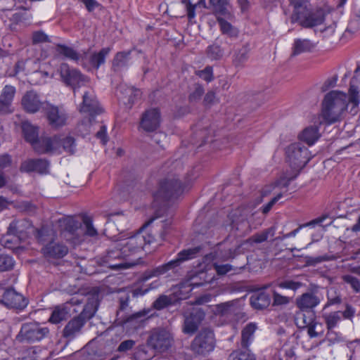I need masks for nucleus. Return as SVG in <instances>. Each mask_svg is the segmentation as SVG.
Instances as JSON below:
<instances>
[{
	"instance_id": "f3484780",
	"label": "nucleus",
	"mask_w": 360,
	"mask_h": 360,
	"mask_svg": "<svg viewBox=\"0 0 360 360\" xmlns=\"http://www.w3.org/2000/svg\"><path fill=\"white\" fill-rule=\"evenodd\" d=\"M130 296L128 294H124L119 297V310L117 312V316L121 319L120 323H124L138 320L146 316V312L140 311L136 313L131 314V308L129 307V301Z\"/></svg>"
},
{
	"instance_id": "5fc2aeb1",
	"label": "nucleus",
	"mask_w": 360,
	"mask_h": 360,
	"mask_svg": "<svg viewBox=\"0 0 360 360\" xmlns=\"http://www.w3.org/2000/svg\"><path fill=\"white\" fill-rule=\"evenodd\" d=\"M323 219L322 218H317V219H315L308 223H306V224H303L302 225H300L297 229L290 231V233L284 235L282 237H277L275 238V240H283L285 238H290V237H294L296 236V234L299 232V231L302 229L303 227H307V226H314L315 224H320L323 221Z\"/></svg>"
},
{
	"instance_id": "7ed1b4c3",
	"label": "nucleus",
	"mask_w": 360,
	"mask_h": 360,
	"mask_svg": "<svg viewBox=\"0 0 360 360\" xmlns=\"http://www.w3.org/2000/svg\"><path fill=\"white\" fill-rule=\"evenodd\" d=\"M184 191V186L179 178L174 174H168L160 180L158 190L153 193L154 207L165 206L167 202L177 199Z\"/></svg>"
},
{
	"instance_id": "bf43d9fd",
	"label": "nucleus",
	"mask_w": 360,
	"mask_h": 360,
	"mask_svg": "<svg viewBox=\"0 0 360 360\" xmlns=\"http://www.w3.org/2000/svg\"><path fill=\"white\" fill-rule=\"evenodd\" d=\"M15 94V89L11 85H6L1 94L0 98L11 105Z\"/></svg>"
},
{
	"instance_id": "de8ad7c7",
	"label": "nucleus",
	"mask_w": 360,
	"mask_h": 360,
	"mask_svg": "<svg viewBox=\"0 0 360 360\" xmlns=\"http://www.w3.org/2000/svg\"><path fill=\"white\" fill-rule=\"evenodd\" d=\"M249 57L248 50L245 47H242L237 51L233 58V64L235 67H243Z\"/></svg>"
},
{
	"instance_id": "bb28decb",
	"label": "nucleus",
	"mask_w": 360,
	"mask_h": 360,
	"mask_svg": "<svg viewBox=\"0 0 360 360\" xmlns=\"http://www.w3.org/2000/svg\"><path fill=\"white\" fill-rule=\"evenodd\" d=\"M57 139L53 137H39L31 145L36 153L39 154H46L50 152L55 151V144L57 143Z\"/></svg>"
},
{
	"instance_id": "473e14b6",
	"label": "nucleus",
	"mask_w": 360,
	"mask_h": 360,
	"mask_svg": "<svg viewBox=\"0 0 360 360\" xmlns=\"http://www.w3.org/2000/svg\"><path fill=\"white\" fill-rule=\"evenodd\" d=\"M70 316V309L68 303L62 305L56 306L49 319V321L51 323L57 324L63 321L67 320Z\"/></svg>"
},
{
	"instance_id": "4468645a",
	"label": "nucleus",
	"mask_w": 360,
	"mask_h": 360,
	"mask_svg": "<svg viewBox=\"0 0 360 360\" xmlns=\"http://www.w3.org/2000/svg\"><path fill=\"white\" fill-rule=\"evenodd\" d=\"M184 317L182 332L191 336L198 331L205 319V314L201 309H194L189 314H184Z\"/></svg>"
},
{
	"instance_id": "37998d69",
	"label": "nucleus",
	"mask_w": 360,
	"mask_h": 360,
	"mask_svg": "<svg viewBox=\"0 0 360 360\" xmlns=\"http://www.w3.org/2000/svg\"><path fill=\"white\" fill-rule=\"evenodd\" d=\"M275 233L274 227H270L259 233H256L248 238V242L250 244L261 243L266 241L269 236H274Z\"/></svg>"
},
{
	"instance_id": "052dcab7",
	"label": "nucleus",
	"mask_w": 360,
	"mask_h": 360,
	"mask_svg": "<svg viewBox=\"0 0 360 360\" xmlns=\"http://www.w3.org/2000/svg\"><path fill=\"white\" fill-rule=\"evenodd\" d=\"M153 355L148 354V352L145 346L139 347L136 352L134 353V358L135 360H150Z\"/></svg>"
},
{
	"instance_id": "9b49d317",
	"label": "nucleus",
	"mask_w": 360,
	"mask_h": 360,
	"mask_svg": "<svg viewBox=\"0 0 360 360\" xmlns=\"http://www.w3.org/2000/svg\"><path fill=\"white\" fill-rule=\"evenodd\" d=\"M58 72L63 82L66 86L72 87L74 94H76L78 89L89 82L87 77L82 75L79 70L70 68L67 63L60 64Z\"/></svg>"
},
{
	"instance_id": "5701e85b",
	"label": "nucleus",
	"mask_w": 360,
	"mask_h": 360,
	"mask_svg": "<svg viewBox=\"0 0 360 360\" xmlns=\"http://www.w3.org/2000/svg\"><path fill=\"white\" fill-rule=\"evenodd\" d=\"M118 89L122 95V99L126 105H129V108H131L132 105L141 97L142 93L141 90L135 88L134 86L121 84L119 86Z\"/></svg>"
},
{
	"instance_id": "f03ea898",
	"label": "nucleus",
	"mask_w": 360,
	"mask_h": 360,
	"mask_svg": "<svg viewBox=\"0 0 360 360\" xmlns=\"http://www.w3.org/2000/svg\"><path fill=\"white\" fill-rule=\"evenodd\" d=\"M349 103L347 94L340 91H331L323 101L321 117L327 124H332L342 120V114Z\"/></svg>"
},
{
	"instance_id": "4be33fe9",
	"label": "nucleus",
	"mask_w": 360,
	"mask_h": 360,
	"mask_svg": "<svg viewBox=\"0 0 360 360\" xmlns=\"http://www.w3.org/2000/svg\"><path fill=\"white\" fill-rule=\"evenodd\" d=\"M21 105L23 109L29 113H35L41 108L44 109V103L42 102L37 93L33 90L27 91L22 96Z\"/></svg>"
},
{
	"instance_id": "7c9ffc66",
	"label": "nucleus",
	"mask_w": 360,
	"mask_h": 360,
	"mask_svg": "<svg viewBox=\"0 0 360 360\" xmlns=\"http://www.w3.org/2000/svg\"><path fill=\"white\" fill-rule=\"evenodd\" d=\"M251 306L256 309H264L267 308L271 303L270 295L264 292H255L250 298Z\"/></svg>"
},
{
	"instance_id": "2eb2a0df",
	"label": "nucleus",
	"mask_w": 360,
	"mask_h": 360,
	"mask_svg": "<svg viewBox=\"0 0 360 360\" xmlns=\"http://www.w3.org/2000/svg\"><path fill=\"white\" fill-rule=\"evenodd\" d=\"M46 117L53 129H59L66 124L68 115L62 107L46 104L44 107Z\"/></svg>"
},
{
	"instance_id": "0e129e2a",
	"label": "nucleus",
	"mask_w": 360,
	"mask_h": 360,
	"mask_svg": "<svg viewBox=\"0 0 360 360\" xmlns=\"http://www.w3.org/2000/svg\"><path fill=\"white\" fill-rule=\"evenodd\" d=\"M12 162V157L9 154H0V171L11 167Z\"/></svg>"
},
{
	"instance_id": "680f3d73",
	"label": "nucleus",
	"mask_w": 360,
	"mask_h": 360,
	"mask_svg": "<svg viewBox=\"0 0 360 360\" xmlns=\"http://www.w3.org/2000/svg\"><path fill=\"white\" fill-rule=\"evenodd\" d=\"M196 75L206 81L210 82L214 79L213 69L212 66H206L202 70L196 72Z\"/></svg>"
},
{
	"instance_id": "cd10ccee",
	"label": "nucleus",
	"mask_w": 360,
	"mask_h": 360,
	"mask_svg": "<svg viewBox=\"0 0 360 360\" xmlns=\"http://www.w3.org/2000/svg\"><path fill=\"white\" fill-rule=\"evenodd\" d=\"M54 139H57L55 144V151L60 152L62 148L65 153L72 155L75 152L76 144L75 140L72 136L64 135H56Z\"/></svg>"
},
{
	"instance_id": "ea45409f",
	"label": "nucleus",
	"mask_w": 360,
	"mask_h": 360,
	"mask_svg": "<svg viewBox=\"0 0 360 360\" xmlns=\"http://www.w3.org/2000/svg\"><path fill=\"white\" fill-rule=\"evenodd\" d=\"M59 226L62 230L73 234L80 226L81 223L73 217L68 216L58 220Z\"/></svg>"
},
{
	"instance_id": "423d86ee",
	"label": "nucleus",
	"mask_w": 360,
	"mask_h": 360,
	"mask_svg": "<svg viewBox=\"0 0 360 360\" xmlns=\"http://www.w3.org/2000/svg\"><path fill=\"white\" fill-rule=\"evenodd\" d=\"M204 254V245H202L182 250L177 254L174 259L154 269L152 271L151 276H158L162 275L168 271L179 266L183 262L202 256Z\"/></svg>"
},
{
	"instance_id": "ddd939ff",
	"label": "nucleus",
	"mask_w": 360,
	"mask_h": 360,
	"mask_svg": "<svg viewBox=\"0 0 360 360\" xmlns=\"http://www.w3.org/2000/svg\"><path fill=\"white\" fill-rule=\"evenodd\" d=\"M356 314V309L350 304H345V309L343 311H334L329 313H325L322 318L328 330V335L333 333L335 328L342 321V317L349 321H352Z\"/></svg>"
},
{
	"instance_id": "4c0bfd02",
	"label": "nucleus",
	"mask_w": 360,
	"mask_h": 360,
	"mask_svg": "<svg viewBox=\"0 0 360 360\" xmlns=\"http://www.w3.org/2000/svg\"><path fill=\"white\" fill-rule=\"evenodd\" d=\"M21 129L25 141L31 144L39 137L38 127L27 120L22 122Z\"/></svg>"
},
{
	"instance_id": "a211bd4d",
	"label": "nucleus",
	"mask_w": 360,
	"mask_h": 360,
	"mask_svg": "<svg viewBox=\"0 0 360 360\" xmlns=\"http://www.w3.org/2000/svg\"><path fill=\"white\" fill-rule=\"evenodd\" d=\"M123 259L125 258L117 243L113 248L108 250L106 254L101 258L103 265L112 269L127 268V263L122 262Z\"/></svg>"
},
{
	"instance_id": "a878e982",
	"label": "nucleus",
	"mask_w": 360,
	"mask_h": 360,
	"mask_svg": "<svg viewBox=\"0 0 360 360\" xmlns=\"http://www.w3.org/2000/svg\"><path fill=\"white\" fill-rule=\"evenodd\" d=\"M80 111L89 113H98L99 108L94 92L92 90L84 91L82 96V103Z\"/></svg>"
},
{
	"instance_id": "3c124183",
	"label": "nucleus",
	"mask_w": 360,
	"mask_h": 360,
	"mask_svg": "<svg viewBox=\"0 0 360 360\" xmlns=\"http://www.w3.org/2000/svg\"><path fill=\"white\" fill-rule=\"evenodd\" d=\"M206 54L211 60H218L223 57L224 51L219 45L213 44L207 48Z\"/></svg>"
},
{
	"instance_id": "c9c22d12",
	"label": "nucleus",
	"mask_w": 360,
	"mask_h": 360,
	"mask_svg": "<svg viewBox=\"0 0 360 360\" xmlns=\"http://www.w3.org/2000/svg\"><path fill=\"white\" fill-rule=\"evenodd\" d=\"M257 329L256 324L250 323L241 331L240 345L243 349H249L254 339V333Z\"/></svg>"
},
{
	"instance_id": "603ef678",
	"label": "nucleus",
	"mask_w": 360,
	"mask_h": 360,
	"mask_svg": "<svg viewBox=\"0 0 360 360\" xmlns=\"http://www.w3.org/2000/svg\"><path fill=\"white\" fill-rule=\"evenodd\" d=\"M204 93L205 89L202 85L199 83H195L193 89L188 95V101L192 103L198 102Z\"/></svg>"
},
{
	"instance_id": "9d476101",
	"label": "nucleus",
	"mask_w": 360,
	"mask_h": 360,
	"mask_svg": "<svg viewBox=\"0 0 360 360\" xmlns=\"http://www.w3.org/2000/svg\"><path fill=\"white\" fill-rule=\"evenodd\" d=\"M285 153L290 166L297 171L305 167L311 158L308 148L300 142L293 143L288 146Z\"/></svg>"
},
{
	"instance_id": "13d9d810",
	"label": "nucleus",
	"mask_w": 360,
	"mask_h": 360,
	"mask_svg": "<svg viewBox=\"0 0 360 360\" xmlns=\"http://www.w3.org/2000/svg\"><path fill=\"white\" fill-rule=\"evenodd\" d=\"M31 39L33 45L51 42L49 37L43 30L33 32Z\"/></svg>"
},
{
	"instance_id": "2f4dec72",
	"label": "nucleus",
	"mask_w": 360,
	"mask_h": 360,
	"mask_svg": "<svg viewBox=\"0 0 360 360\" xmlns=\"http://www.w3.org/2000/svg\"><path fill=\"white\" fill-rule=\"evenodd\" d=\"M209 3L217 17L224 16L230 20L233 18L232 13L228 10V0H210Z\"/></svg>"
},
{
	"instance_id": "20e7f679",
	"label": "nucleus",
	"mask_w": 360,
	"mask_h": 360,
	"mask_svg": "<svg viewBox=\"0 0 360 360\" xmlns=\"http://www.w3.org/2000/svg\"><path fill=\"white\" fill-rule=\"evenodd\" d=\"M99 302L97 297L92 296L88 298L80 314L71 319L63 330V337L68 341L72 340L82 333L86 323L95 315Z\"/></svg>"
},
{
	"instance_id": "774afa93",
	"label": "nucleus",
	"mask_w": 360,
	"mask_h": 360,
	"mask_svg": "<svg viewBox=\"0 0 360 360\" xmlns=\"http://www.w3.org/2000/svg\"><path fill=\"white\" fill-rule=\"evenodd\" d=\"M216 101V95L213 91H209L205 94L203 99V105L205 107H210Z\"/></svg>"
},
{
	"instance_id": "f704fd0d",
	"label": "nucleus",
	"mask_w": 360,
	"mask_h": 360,
	"mask_svg": "<svg viewBox=\"0 0 360 360\" xmlns=\"http://www.w3.org/2000/svg\"><path fill=\"white\" fill-rule=\"evenodd\" d=\"M316 46V44L307 39H296L292 46V56H297L302 53L309 52Z\"/></svg>"
},
{
	"instance_id": "6e6552de",
	"label": "nucleus",
	"mask_w": 360,
	"mask_h": 360,
	"mask_svg": "<svg viewBox=\"0 0 360 360\" xmlns=\"http://www.w3.org/2000/svg\"><path fill=\"white\" fill-rule=\"evenodd\" d=\"M174 343V334L165 328L153 329L147 340V345L158 353L167 352Z\"/></svg>"
},
{
	"instance_id": "b1692460",
	"label": "nucleus",
	"mask_w": 360,
	"mask_h": 360,
	"mask_svg": "<svg viewBox=\"0 0 360 360\" xmlns=\"http://www.w3.org/2000/svg\"><path fill=\"white\" fill-rule=\"evenodd\" d=\"M42 251L46 257L60 259L68 254V248L63 243L51 241L42 249Z\"/></svg>"
},
{
	"instance_id": "09e8293b",
	"label": "nucleus",
	"mask_w": 360,
	"mask_h": 360,
	"mask_svg": "<svg viewBox=\"0 0 360 360\" xmlns=\"http://www.w3.org/2000/svg\"><path fill=\"white\" fill-rule=\"evenodd\" d=\"M307 333L310 338L322 336L324 333L323 323L315 321L309 323L307 326Z\"/></svg>"
},
{
	"instance_id": "a19ab883",
	"label": "nucleus",
	"mask_w": 360,
	"mask_h": 360,
	"mask_svg": "<svg viewBox=\"0 0 360 360\" xmlns=\"http://www.w3.org/2000/svg\"><path fill=\"white\" fill-rule=\"evenodd\" d=\"M228 360H257L255 355L250 349H238L233 351Z\"/></svg>"
},
{
	"instance_id": "c03bdc74",
	"label": "nucleus",
	"mask_w": 360,
	"mask_h": 360,
	"mask_svg": "<svg viewBox=\"0 0 360 360\" xmlns=\"http://www.w3.org/2000/svg\"><path fill=\"white\" fill-rule=\"evenodd\" d=\"M227 19L224 16H217V21L219 25L220 30L224 34L229 35L230 37L236 36L237 30L229 22Z\"/></svg>"
},
{
	"instance_id": "49530a36",
	"label": "nucleus",
	"mask_w": 360,
	"mask_h": 360,
	"mask_svg": "<svg viewBox=\"0 0 360 360\" xmlns=\"http://www.w3.org/2000/svg\"><path fill=\"white\" fill-rule=\"evenodd\" d=\"M15 261L13 257L7 254H0V273L12 271Z\"/></svg>"
},
{
	"instance_id": "393cba45",
	"label": "nucleus",
	"mask_w": 360,
	"mask_h": 360,
	"mask_svg": "<svg viewBox=\"0 0 360 360\" xmlns=\"http://www.w3.org/2000/svg\"><path fill=\"white\" fill-rule=\"evenodd\" d=\"M32 228L31 221L27 219L13 221L8 228V233L19 238H25L27 231Z\"/></svg>"
},
{
	"instance_id": "79ce46f5",
	"label": "nucleus",
	"mask_w": 360,
	"mask_h": 360,
	"mask_svg": "<svg viewBox=\"0 0 360 360\" xmlns=\"http://www.w3.org/2000/svg\"><path fill=\"white\" fill-rule=\"evenodd\" d=\"M360 30V11L349 21L343 33L344 38H351Z\"/></svg>"
},
{
	"instance_id": "412c9836",
	"label": "nucleus",
	"mask_w": 360,
	"mask_h": 360,
	"mask_svg": "<svg viewBox=\"0 0 360 360\" xmlns=\"http://www.w3.org/2000/svg\"><path fill=\"white\" fill-rule=\"evenodd\" d=\"M321 298L314 291L306 292L296 298V306L302 311H311L321 303Z\"/></svg>"
},
{
	"instance_id": "1a4fd4ad",
	"label": "nucleus",
	"mask_w": 360,
	"mask_h": 360,
	"mask_svg": "<svg viewBox=\"0 0 360 360\" xmlns=\"http://www.w3.org/2000/svg\"><path fill=\"white\" fill-rule=\"evenodd\" d=\"M50 335L48 327L38 322L23 323L16 339L21 342L33 343L39 342Z\"/></svg>"
},
{
	"instance_id": "f257e3e1",
	"label": "nucleus",
	"mask_w": 360,
	"mask_h": 360,
	"mask_svg": "<svg viewBox=\"0 0 360 360\" xmlns=\"http://www.w3.org/2000/svg\"><path fill=\"white\" fill-rule=\"evenodd\" d=\"M291 9L290 21L299 22L305 28H311L321 25L324 20L321 11H312L310 0H288Z\"/></svg>"
},
{
	"instance_id": "338daca9",
	"label": "nucleus",
	"mask_w": 360,
	"mask_h": 360,
	"mask_svg": "<svg viewBox=\"0 0 360 360\" xmlns=\"http://www.w3.org/2000/svg\"><path fill=\"white\" fill-rule=\"evenodd\" d=\"M214 269L219 276H223L233 269V266L229 264H214Z\"/></svg>"
},
{
	"instance_id": "39448f33",
	"label": "nucleus",
	"mask_w": 360,
	"mask_h": 360,
	"mask_svg": "<svg viewBox=\"0 0 360 360\" xmlns=\"http://www.w3.org/2000/svg\"><path fill=\"white\" fill-rule=\"evenodd\" d=\"M154 241V236L142 229L135 235L117 244L126 259L129 257L138 255L146 245H150Z\"/></svg>"
},
{
	"instance_id": "864d4df0",
	"label": "nucleus",
	"mask_w": 360,
	"mask_h": 360,
	"mask_svg": "<svg viewBox=\"0 0 360 360\" xmlns=\"http://www.w3.org/2000/svg\"><path fill=\"white\" fill-rule=\"evenodd\" d=\"M341 279L345 283L349 285L355 293L360 292V281L358 278L351 274H344Z\"/></svg>"
},
{
	"instance_id": "c756f323",
	"label": "nucleus",
	"mask_w": 360,
	"mask_h": 360,
	"mask_svg": "<svg viewBox=\"0 0 360 360\" xmlns=\"http://www.w3.org/2000/svg\"><path fill=\"white\" fill-rule=\"evenodd\" d=\"M181 297H180L176 292L169 294V295H160L153 303V307L157 310H162L164 308L175 305Z\"/></svg>"
},
{
	"instance_id": "dca6fc26",
	"label": "nucleus",
	"mask_w": 360,
	"mask_h": 360,
	"mask_svg": "<svg viewBox=\"0 0 360 360\" xmlns=\"http://www.w3.org/2000/svg\"><path fill=\"white\" fill-rule=\"evenodd\" d=\"M161 115L158 108H149L141 117L139 127L146 132H153L160 126Z\"/></svg>"
},
{
	"instance_id": "f8f14e48",
	"label": "nucleus",
	"mask_w": 360,
	"mask_h": 360,
	"mask_svg": "<svg viewBox=\"0 0 360 360\" xmlns=\"http://www.w3.org/2000/svg\"><path fill=\"white\" fill-rule=\"evenodd\" d=\"M0 303L9 309L23 311L29 304V300L13 288H7L0 296Z\"/></svg>"
},
{
	"instance_id": "58836bf2",
	"label": "nucleus",
	"mask_w": 360,
	"mask_h": 360,
	"mask_svg": "<svg viewBox=\"0 0 360 360\" xmlns=\"http://www.w3.org/2000/svg\"><path fill=\"white\" fill-rule=\"evenodd\" d=\"M110 51V47H105L101 49L98 52H94L89 58L90 65L94 68L98 70L101 65L105 63V58Z\"/></svg>"
},
{
	"instance_id": "4d7b16f0",
	"label": "nucleus",
	"mask_w": 360,
	"mask_h": 360,
	"mask_svg": "<svg viewBox=\"0 0 360 360\" xmlns=\"http://www.w3.org/2000/svg\"><path fill=\"white\" fill-rule=\"evenodd\" d=\"M82 222L85 227V234L86 236L94 237L98 235L97 230L93 226V220L91 217L84 215L82 217Z\"/></svg>"
},
{
	"instance_id": "8fccbe9b",
	"label": "nucleus",
	"mask_w": 360,
	"mask_h": 360,
	"mask_svg": "<svg viewBox=\"0 0 360 360\" xmlns=\"http://www.w3.org/2000/svg\"><path fill=\"white\" fill-rule=\"evenodd\" d=\"M327 302L323 307V310L326 309L333 305H339L342 302V297L340 292L337 290L328 291L326 295Z\"/></svg>"
},
{
	"instance_id": "e433bc0d",
	"label": "nucleus",
	"mask_w": 360,
	"mask_h": 360,
	"mask_svg": "<svg viewBox=\"0 0 360 360\" xmlns=\"http://www.w3.org/2000/svg\"><path fill=\"white\" fill-rule=\"evenodd\" d=\"M56 51L63 56L65 58L70 60L78 62L79 60L84 61V56L78 53L73 48L68 46L64 44H58L56 45Z\"/></svg>"
},
{
	"instance_id": "aec40b11",
	"label": "nucleus",
	"mask_w": 360,
	"mask_h": 360,
	"mask_svg": "<svg viewBox=\"0 0 360 360\" xmlns=\"http://www.w3.org/2000/svg\"><path fill=\"white\" fill-rule=\"evenodd\" d=\"M49 162L46 159H28L21 162L19 169L21 172L46 174L49 173Z\"/></svg>"
},
{
	"instance_id": "0eeeda50",
	"label": "nucleus",
	"mask_w": 360,
	"mask_h": 360,
	"mask_svg": "<svg viewBox=\"0 0 360 360\" xmlns=\"http://www.w3.org/2000/svg\"><path fill=\"white\" fill-rule=\"evenodd\" d=\"M216 341L213 331L209 328H202L191 341L189 349L195 356H205L212 352Z\"/></svg>"
},
{
	"instance_id": "6ab92c4d",
	"label": "nucleus",
	"mask_w": 360,
	"mask_h": 360,
	"mask_svg": "<svg viewBox=\"0 0 360 360\" xmlns=\"http://www.w3.org/2000/svg\"><path fill=\"white\" fill-rule=\"evenodd\" d=\"M360 94V66H359L354 72V76L350 80L349 94V103H351L352 108H351V113L353 115L357 112V108L360 103L359 98Z\"/></svg>"
},
{
	"instance_id": "72a5a7b5",
	"label": "nucleus",
	"mask_w": 360,
	"mask_h": 360,
	"mask_svg": "<svg viewBox=\"0 0 360 360\" xmlns=\"http://www.w3.org/2000/svg\"><path fill=\"white\" fill-rule=\"evenodd\" d=\"M320 136L319 127L314 125L305 128L299 135V139L309 146H311L319 139Z\"/></svg>"
},
{
	"instance_id": "a18cd8bd",
	"label": "nucleus",
	"mask_w": 360,
	"mask_h": 360,
	"mask_svg": "<svg viewBox=\"0 0 360 360\" xmlns=\"http://www.w3.org/2000/svg\"><path fill=\"white\" fill-rule=\"evenodd\" d=\"M302 283L290 279L278 280L274 283V285L281 289L290 290L295 294V291L302 286Z\"/></svg>"
},
{
	"instance_id": "c85d7f7f",
	"label": "nucleus",
	"mask_w": 360,
	"mask_h": 360,
	"mask_svg": "<svg viewBox=\"0 0 360 360\" xmlns=\"http://www.w3.org/2000/svg\"><path fill=\"white\" fill-rule=\"evenodd\" d=\"M131 50L117 52L112 60V70L115 72H121L124 68H127Z\"/></svg>"
},
{
	"instance_id": "6e6d98bb",
	"label": "nucleus",
	"mask_w": 360,
	"mask_h": 360,
	"mask_svg": "<svg viewBox=\"0 0 360 360\" xmlns=\"http://www.w3.org/2000/svg\"><path fill=\"white\" fill-rule=\"evenodd\" d=\"M294 293H292V296H285L276 290H273V306L287 305L291 302Z\"/></svg>"
},
{
	"instance_id": "69168bd1",
	"label": "nucleus",
	"mask_w": 360,
	"mask_h": 360,
	"mask_svg": "<svg viewBox=\"0 0 360 360\" xmlns=\"http://www.w3.org/2000/svg\"><path fill=\"white\" fill-rule=\"evenodd\" d=\"M135 341L133 340H127L122 342L117 347V351L120 352H126L131 349L135 345Z\"/></svg>"
},
{
	"instance_id": "e2e57ef3",
	"label": "nucleus",
	"mask_w": 360,
	"mask_h": 360,
	"mask_svg": "<svg viewBox=\"0 0 360 360\" xmlns=\"http://www.w3.org/2000/svg\"><path fill=\"white\" fill-rule=\"evenodd\" d=\"M234 304L235 301L233 300L220 303L215 307L216 313L221 316L226 315L230 311L231 308L234 305Z\"/></svg>"
}]
</instances>
